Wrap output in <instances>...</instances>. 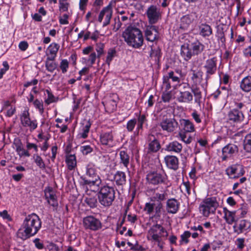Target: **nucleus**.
I'll return each instance as SVG.
<instances>
[{
	"label": "nucleus",
	"instance_id": "obj_46",
	"mask_svg": "<svg viewBox=\"0 0 251 251\" xmlns=\"http://www.w3.org/2000/svg\"><path fill=\"white\" fill-rule=\"evenodd\" d=\"M48 97L45 100V102L47 105H49L51 103L55 102L58 100V98H56L53 94L48 89L46 90Z\"/></svg>",
	"mask_w": 251,
	"mask_h": 251
},
{
	"label": "nucleus",
	"instance_id": "obj_17",
	"mask_svg": "<svg viewBox=\"0 0 251 251\" xmlns=\"http://www.w3.org/2000/svg\"><path fill=\"white\" fill-rule=\"evenodd\" d=\"M83 181L84 184L88 185L92 191L98 192V193L100 192L101 187L100 186L101 180L99 176H97L95 179H87L84 178Z\"/></svg>",
	"mask_w": 251,
	"mask_h": 251
},
{
	"label": "nucleus",
	"instance_id": "obj_52",
	"mask_svg": "<svg viewBox=\"0 0 251 251\" xmlns=\"http://www.w3.org/2000/svg\"><path fill=\"white\" fill-rule=\"evenodd\" d=\"M60 68L61 70L62 73L65 74L67 72L69 68V62L67 59H63L60 63Z\"/></svg>",
	"mask_w": 251,
	"mask_h": 251
},
{
	"label": "nucleus",
	"instance_id": "obj_43",
	"mask_svg": "<svg viewBox=\"0 0 251 251\" xmlns=\"http://www.w3.org/2000/svg\"><path fill=\"white\" fill-rule=\"evenodd\" d=\"M33 158L36 165L41 169H46L45 163L42 157L38 154H34L33 155Z\"/></svg>",
	"mask_w": 251,
	"mask_h": 251
},
{
	"label": "nucleus",
	"instance_id": "obj_48",
	"mask_svg": "<svg viewBox=\"0 0 251 251\" xmlns=\"http://www.w3.org/2000/svg\"><path fill=\"white\" fill-rule=\"evenodd\" d=\"M33 104L34 107L38 110L39 113L41 114H43L44 112V107L43 101L42 100H40L38 99H36L33 101Z\"/></svg>",
	"mask_w": 251,
	"mask_h": 251
},
{
	"label": "nucleus",
	"instance_id": "obj_57",
	"mask_svg": "<svg viewBox=\"0 0 251 251\" xmlns=\"http://www.w3.org/2000/svg\"><path fill=\"white\" fill-rule=\"evenodd\" d=\"M223 244V241L219 240H214L212 243H211V246L213 250L217 251L220 249Z\"/></svg>",
	"mask_w": 251,
	"mask_h": 251
},
{
	"label": "nucleus",
	"instance_id": "obj_15",
	"mask_svg": "<svg viewBox=\"0 0 251 251\" xmlns=\"http://www.w3.org/2000/svg\"><path fill=\"white\" fill-rule=\"evenodd\" d=\"M45 197L48 203L53 207V210L58 207V201L55 192L50 187H46L44 190Z\"/></svg>",
	"mask_w": 251,
	"mask_h": 251
},
{
	"label": "nucleus",
	"instance_id": "obj_44",
	"mask_svg": "<svg viewBox=\"0 0 251 251\" xmlns=\"http://www.w3.org/2000/svg\"><path fill=\"white\" fill-rule=\"evenodd\" d=\"M137 120L136 131L138 134L139 131L143 129V124L147 121L146 116L144 114L139 115Z\"/></svg>",
	"mask_w": 251,
	"mask_h": 251
},
{
	"label": "nucleus",
	"instance_id": "obj_63",
	"mask_svg": "<svg viewBox=\"0 0 251 251\" xmlns=\"http://www.w3.org/2000/svg\"><path fill=\"white\" fill-rule=\"evenodd\" d=\"M245 239L243 238H237L235 241L236 245L238 249L242 250L245 247Z\"/></svg>",
	"mask_w": 251,
	"mask_h": 251
},
{
	"label": "nucleus",
	"instance_id": "obj_8",
	"mask_svg": "<svg viewBox=\"0 0 251 251\" xmlns=\"http://www.w3.org/2000/svg\"><path fill=\"white\" fill-rule=\"evenodd\" d=\"M226 174L230 179H237L245 174V170L242 165L236 163L228 166L226 169Z\"/></svg>",
	"mask_w": 251,
	"mask_h": 251
},
{
	"label": "nucleus",
	"instance_id": "obj_62",
	"mask_svg": "<svg viewBox=\"0 0 251 251\" xmlns=\"http://www.w3.org/2000/svg\"><path fill=\"white\" fill-rule=\"evenodd\" d=\"M191 233L189 231H185L181 235V242L188 243L189 242L188 238L191 236Z\"/></svg>",
	"mask_w": 251,
	"mask_h": 251
},
{
	"label": "nucleus",
	"instance_id": "obj_36",
	"mask_svg": "<svg viewBox=\"0 0 251 251\" xmlns=\"http://www.w3.org/2000/svg\"><path fill=\"white\" fill-rule=\"evenodd\" d=\"M180 54L185 61H188L191 59L193 54L191 49L189 48L188 46L184 45L181 46Z\"/></svg>",
	"mask_w": 251,
	"mask_h": 251
},
{
	"label": "nucleus",
	"instance_id": "obj_27",
	"mask_svg": "<svg viewBox=\"0 0 251 251\" xmlns=\"http://www.w3.org/2000/svg\"><path fill=\"white\" fill-rule=\"evenodd\" d=\"M114 180L117 185L123 186L126 182V174L122 171H117L114 175Z\"/></svg>",
	"mask_w": 251,
	"mask_h": 251
},
{
	"label": "nucleus",
	"instance_id": "obj_56",
	"mask_svg": "<svg viewBox=\"0 0 251 251\" xmlns=\"http://www.w3.org/2000/svg\"><path fill=\"white\" fill-rule=\"evenodd\" d=\"M167 194L165 193H156L154 194L153 197L151 198V201H152L153 199L156 200L157 202H161L166 199V196Z\"/></svg>",
	"mask_w": 251,
	"mask_h": 251
},
{
	"label": "nucleus",
	"instance_id": "obj_13",
	"mask_svg": "<svg viewBox=\"0 0 251 251\" xmlns=\"http://www.w3.org/2000/svg\"><path fill=\"white\" fill-rule=\"evenodd\" d=\"M217 58L213 57L207 59L203 67L205 70V80L207 81L211 76L215 74L217 71Z\"/></svg>",
	"mask_w": 251,
	"mask_h": 251
},
{
	"label": "nucleus",
	"instance_id": "obj_9",
	"mask_svg": "<svg viewBox=\"0 0 251 251\" xmlns=\"http://www.w3.org/2000/svg\"><path fill=\"white\" fill-rule=\"evenodd\" d=\"M146 179L149 184L155 185L166 183L167 176L164 174H161L157 172H151L147 174Z\"/></svg>",
	"mask_w": 251,
	"mask_h": 251
},
{
	"label": "nucleus",
	"instance_id": "obj_64",
	"mask_svg": "<svg viewBox=\"0 0 251 251\" xmlns=\"http://www.w3.org/2000/svg\"><path fill=\"white\" fill-rule=\"evenodd\" d=\"M172 98L171 92L166 91L163 93L162 100L165 102H169Z\"/></svg>",
	"mask_w": 251,
	"mask_h": 251
},
{
	"label": "nucleus",
	"instance_id": "obj_21",
	"mask_svg": "<svg viewBox=\"0 0 251 251\" xmlns=\"http://www.w3.org/2000/svg\"><path fill=\"white\" fill-rule=\"evenodd\" d=\"M59 48V45L56 43H52L50 44L46 51L47 58H49L51 59H55Z\"/></svg>",
	"mask_w": 251,
	"mask_h": 251
},
{
	"label": "nucleus",
	"instance_id": "obj_28",
	"mask_svg": "<svg viewBox=\"0 0 251 251\" xmlns=\"http://www.w3.org/2000/svg\"><path fill=\"white\" fill-rule=\"evenodd\" d=\"M120 164H123L124 166L128 169V166L130 162V156L126 151H120L119 152Z\"/></svg>",
	"mask_w": 251,
	"mask_h": 251
},
{
	"label": "nucleus",
	"instance_id": "obj_10",
	"mask_svg": "<svg viewBox=\"0 0 251 251\" xmlns=\"http://www.w3.org/2000/svg\"><path fill=\"white\" fill-rule=\"evenodd\" d=\"M159 125L163 131L171 133L177 128L178 123L174 118L163 117Z\"/></svg>",
	"mask_w": 251,
	"mask_h": 251
},
{
	"label": "nucleus",
	"instance_id": "obj_7",
	"mask_svg": "<svg viewBox=\"0 0 251 251\" xmlns=\"http://www.w3.org/2000/svg\"><path fill=\"white\" fill-rule=\"evenodd\" d=\"M21 124L24 127L27 128L30 132H32L37 127L36 120H31L28 109H25L20 116Z\"/></svg>",
	"mask_w": 251,
	"mask_h": 251
},
{
	"label": "nucleus",
	"instance_id": "obj_53",
	"mask_svg": "<svg viewBox=\"0 0 251 251\" xmlns=\"http://www.w3.org/2000/svg\"><path fill=\"white\" fill-rule=\"evenodd\" d=\"M104 44L101 43H98L96 44V50L98 53L97 57L100 58L104 53Z\"/></svg>",
	"mask_w": 251,
	"mask_h": 251
},
{
	"label": "nucleus",
	"instance_id": "obj_50",
	"mask_svg": "<svg viewBox=\"0 0 251 251\" xmlns=\"http://www.w3.org/2000/svg\"><path fill=\"white\" fill-rule=\"evenodd\" d=\"M137 123V120L136 119H131L127 122L126 128L128 131L132 132Z\"/></svg>",
	"mask_w": 251,
	"mask_h": 251
},
{
	"label": "nucleus",
	"instance_id": "obj_2",
	"mask_svg": "<svg viewBox=\"0 0 251 251\" xmlns=\"http://www.w3.org/2000/svg\"><path fill=\"white\" fill-rule=\"evenodd\" d=\"M41 221L37 214L32 213L27 215L22 225L25 238L35 235L41 228Z\"/></svg>",
	"mask_w": 251,
	"mask_h": 251
},
{
	"label": "nucleus",
	"instance_id": "obj_49",
	"mask_svg": "<svg viewBox=\"0 0 251 251\" xmlns=\"http://www.w3.org/2000/svg\"><path fill=\"white\" fill-rule=\"evenodd\" d=\"M116 53V51L115 50L113 49H110L108 50L107 52V55L106 56L105 62L109 65L111 61L115 56Z\"/></svg>",
	"mask_w": 251,
	"mask_h": 251
},
{
	"label": "nucleus",
	"instance_id": "obj_14",
	"mask_svg": "<svg viewBox=\"0 0 251 251\" xmlns=\"http://www.w3.org/2000/svg\"><path fill=\"white\" fill-rule=\"evenodd\" d=\"M158 28L157 26L153 25L146 26L145 29L146 39L151 42L157 40L159 37Z\"/></svg>",
	"mask_w": 251,
	"mask_h": 251
},
{
	"label": "nucleus",
	"instance_id": "obj_59",
	"mask_svg": "<svg viewBox=\"0 0 251 251\" xmlns=\"http://www.w3.org/2000/svg\"><path fill=\"white\" fill-rule=\"evenodd\" d=\"M168 79H171L173 82H179L180 77L178 75H175V72L171 71L168 73V75L166 76Z\"/></svg>",
	"mask_w": 251,
	"mask_h": 251
},
{
	"label": "nucleus",
	"instance_id": "obj_42",
	"mask_svg": "<svg viewBox=\"0 0 251 251\" xmlns=\"http://www.w3.org/2000/svg\"><path fill=\"white\" fill-rule=\"evenodd\" d=\"M103 104L106 110L109 112H113L117 107L116 101L113 99L107 100L105 104L103 103Z\"/></svg>",
	"mask_w": 251,
	"mask_h": 251
},
{
	"label": "nucleus",
	"instance_id": "obj_5",
	"mask_svg": "<svg viewBox=\"0 0 251 251\" xmlns=\"http://www.w3.org/2000/svg\"><path fill=\"white\" fill-rule=\"evenodd\" d=\"M219 206V202L216 197L205 199L200 205V210L204 217H208L211 213H214Z\"/></svg>",
	"mask_w": 251,
	"mask_h": 251
},
{
	"label": "nucleus",
	"instance_id": "obj_45",
	"mask_svg": "<svg viewBox=\"0 0 251 251\" xmlns=\"http://www.w3.org/2000/svg\"><path fill=\"white\" fill-rule=\"evenodd\" d=\"M85 203L91 208H94L97 206V199L95 196L86 197L84 200Z\"/></svg>",
	"mask_w": 251,
	"mask_h": 251
},
{
	"label": "nucleus",
	"instance_id": "obj_4",
	"mask_svg": "<svg viewBox=\"0 0 251 251\" xmlns=\"http://www.w3.org/2000/svg\"><path fill=\"white\" fill-rule=\"evenodd\" d=\"M168 233L166 229L161 225L155 224L152 226L148 231L147 238L152 242H156L161 248V242L163 239L166 238Z\"/></svg>",
	"mask_w": 251,
	"mask_h": 251
},
{
	"label": "nucleus",
	"instance_id": "obj_22",
	"mask_svg": "<svg viewBox=\"0 0 251 251\" xmlns=\"http://www.w3.org/2000/svg\"><path fill=\"white\" fill-rule=\"evenodd\" d=\"M251 223L246 220H242L239 221L237 226H234V232L237 234L243 233L244 231L247 230L251 227Z\"/></svg>",
	"mask_w": 251,
	"mask_h": 251
},
{
	"label": "nucleus",
	"instance_id": "obj_47",
	"mask_svg": "<svg viewBox=\"0 0 251 251\" xmlns=\"http://www.w3.org/2000/svg\"><path fill=\"white\" fill-rule=\"evenodd\" d=\"M244 149L248 152H251V133L245 136L244 141Z\"/></svg>",
	"mask_w": 251,
	"mask_h": 251
},
{
	"label": "nucleus",
	"instance_id": "obj_23",
	"mask_svg": "<svg viewBox=\"0 0 251 251\" xmlns=\"http://www.w3.org/2000/svg\"><path fill=\"white\" fill-rule=\"evenodd\" d=\"M182 150V146L176 141L169 143L165 146V150L169 152H173L176 153H179Z\"/></svg>",
	"mask_w": 251,
	"mask_h": 251
},
{
	"label": "nucleus",
	"instance_id": "obj_26",
	"mask_svg": "<svg viewBox=\"0 0 251 251\" xmlns=\"http://www.w3.org/2000/svg\"><path fill=\"white\" fill-rule=\"evenodd\" d=\"M192 15H186L180 19V28L183 30L187 29L193 21Z\"/></svg>",
	"mask_w": 251,
	"mask_h": 251
},
{
	"label": "nucleus",
	"instance_id": "obj_1",
	"mask_svg": "<svg viewBox=\"0 0 251 251\" xmlns=\"http://www.w3.org/2000/svg\"><path fill=\"white\" fill-rule=\"evenodd\" d=\"M122 36L129 46L138 49L143 45L144 39L142 32L137 27L128 26L123 32Z\"/></svg>",
	"mask_w": 251,
	"mask_h": 251
},
{
	"label": "nucleus",
	"instance_id": "obj_40",
	"mask_svg": "<svg viewBox=\"0 0 251 251\" xmlns=\"http://www.w3.org/2000/svg\"><path fill=\"white\" fill-rule=\"evenodd\" d=\"M161 148L159 142L156 139H154L152 141L149 143L148 145V152H156Z\"/></svg>",
	"mask_w": 251,
	"mask_h": 251
},
{
	"label": "nucleus",
	"instance_id": "obj_54",
	"mask_svg": "<svg viewBox=\"0 0 251 251\" xmlns=\"http://www.w3.org/2000/svg\"><path fill=\"white\" fill-rule=\"evenodd\" d=\"M154 203L147 202L145 204L144 210L147 214H151L154 212Z\"/></svg>",
	"mask_w": 251,
	"mask_h": 251
},
{
	"label": "nucleus",
	"instance_id": "obj_31",
	"mask_svg": "<svg viewBox=\"0 0 251 251\" xmlns=\"http://www.w3.org/2000/svg\"><path fill=\"white\" fill-rule=\"evenodd\" d=\"M113 140V135L112 132H104L100 135V141L103 145H110Z\"/></svg>",
	"mask_w": 251,
	"mask_h": 251
},
{
	"label": "nucleus",
	"instance_id": "obj_51",
	"mask_svg": "<svg viewBox=\"0 0 251 251\" xmlns=\"http://www.w3.org/2000/svg\"><path fill=\"white\" fill-rule=\"evenodd\" d=\"M178 135L181 140L185 143L189 144L192 142V137L190 136H189L188 137H187L185 132L181 131L179 133Z\"/></svg>",
	"mask_w": 251,
	"mask_h": 251
},
{
	"label": "nucleus",
	"instance_id": "obj_58",
	"mask_svg": "<svg viewBox=\"0 0 251 251\" xmlns=\"http://www.w3.org/2000/svg\"><path fill=\"white\" fill-rule=\"evenodd\" d=\"M14 144L16 147V151L18 154L19 155V156H22V153L24 152L25 149L22 147V143L20 140H18V142H15Z\"/></svg>",
	"mask_w": 251,
	"mask_h": 251
},
{
	"label": "nucleus",
	"instance_id": "obj_61",
	"mask_svg": "<svg viewBox=\"0 0 251 251\" xmlns=\"http://www.w3.org/2000/svg\"><path fill=\"white\" fill-rule=\"evenodd\" d=\"M163 88L165 89L166 91H168L171 88L169 79L166 76H164L163 78Z\"/></svg>",
	"mask_w": 251,
	"mask_h": 251
},
{
	"label": "nucleus",
	"instance_id": "obj_6",
	"mask_svg": "<svg viewBox=\"0 0 251 251\" xmlns=\"http://www.w3.org/2000/svg\"><path fill=\"white\" fill-rule=\"evenodd\" d=\"M82 226L86 230L97 231L102 227L101 221L93 215H88L82 219Z\"/></svg>",
	"mask_w": 251,
	"mask_h": 251
},
{
	"label": "nucleus",
	"instance_id": "obj_24",
	"mask_svg": "<svg viewBox=\"0 0 251 251\" xmlns=\"http://www.w3.org/2000/svg\"><path fill=\"white\" fill-rule=\"evenodd\" d=\"M193 99L192 93L187 91H180L179 95L177 97V100L179 102L190 103Z\"/></svg>",
	"mask_w": 251,
	"mask_h": 251
},
{
	"label": "nucleus",
	"instance_id": "obj_38",
	"mask_svg": "<svg viewBox=\"0 0 251 251\" xmlns=\"http://www.w3.org/2000/svg\"><path fill=\"white\" fill-rule=\"evenodd\" d=\"M86 176L89 179H95L97 176H99L96 172V168L92 164H89L86 167Z\"/></svg>",
	"mask_w": 251,
	"mask_h": 251
},
{
	"label": "nucleus",
	"instance_id": "obj_29",
	"mask_svg": "<svg viewBox=\"0 0 251 251\" xmlns=\"http://www.w3.org/2000/svg\"><path fill=\"white\" fill-rule=\"evenodd\" d=\"M91 124L89 121H85L82 123L80 131L78 134L80 138H86L88 137V134L90 130Z\"/></svg>",
	"mask_w": 251,
	"mask_h": 251
},
{
	"label": "nucleus",
	"instance_id": "obj_30",
	"mask_svg": "<svg viewBox=\"0 0 251 251\" xmlns=\"http://www.w3.org/2000/svg\"><path fill=\"white\" fill-rule=\"evenodd\" d=\"M191 79L194 84L201 83L202 80L203 72L201 70H192Z\"/></svg>",
	"mask_w": 251,
	"mask_h": 251
},
{
	"label": "nucleus",
	"instance_id": "obj_35",
	"mask_svg": "<svg viewBox=\"0 0 251 251\" xmlns=\"http://www.w3.org/2000/svg\"><path fill=\"white\" fill-rule=\"evenodd\" d=\"M191 90L195 97V102L200 106L202 98L201 92L200 88L197 86V84H193L192 85Z\"/></svg>",
	"mask_w": 251,
	"mask_h": 251
},
{
	"label": "nucleus",
	"instance_id": "obj_37",
	"mask_svg": "<svg viewBox=\"0 0 251 251\" xmlns=\"http://www.w3.org/2000/svg\"><path fill=\"white\" fill-rule=\"evenodd\" d=\"M191 50L194 54L198 55L201 53L204 50V46L199 41L191 43Z\"/></svg>",
	"mask_w": 251,
	"mask_h": 251
},
{
	"label": "nucleus",
	"instance_id": "obj_34",
	"mask_svg": "<svg viewBox=\"0 0 251 251\" xmlns=\"http://www.w3.org/2000/svg\"><path fill=\"white\" fill-rule=\"evenodd\" d=\"M181 125L183 126L185 132H193L195 131V127L193 123L189 120L182 119L180 120Z\"/></svg>",
	"mask_w": 251,
	"mask_h": 251
},
{
	"label": "nucleus",
	"instance_id": "obj_11",
	"mask_svg": "<svg viewBox=\"0 0 251 251\" xmlns=\"http://www.w3.org/2000/svg\"><path fill=\"white\" fill-rule=\"evenodd\" d=\"M146 15L150 25L156 24L161 18L160 8L154 5H151L148 8Z\"/></svg>",
	"mask_w": 251,
	"mask_h": 251
},
{
	"label": "nucleus",
	"instance_id": "obj_18",
	"mask_svg": "<svg viewBox=\"0 0 251 251\" xmlns=\"http://www.w3.org/2000/svg\"><path fill=\"white\" fill-rule=\"evenodd\" d=\"M244 118L243 112L237 109H233L228 113V120L233 123H241L244 120Z\"/></svg>",
	"mask_w": 251,
	"mask_h": 251
},
{
	"label": "nucleus",
	"instance_id": "obj_12",
	"mask_svg": "<svg viewBox=\"0 0 251 251\" xmlns=\"http://www.w3.org/2000/svg\"><path fill=\"white\" fill-rule=\"evenodd\" d=\"M113 9L111 3L104 7L100 12L98 20L100 23H101L104 19L103 22V26H106L110 24L111 19L112 16Z\"/></svg>",
	"mask_w": 251,
	"mask_h": 251
},
{
	"label": "nucleus",
	"instance_id": "obj_33",
	"mask_svg": "<svg viewBox=\"0 0 251 251\" xmlns=\"http://www.w3.org/2000/svg\"><path fill=\"white\" fill-rule=\"evenodd\" d=\"M200 34L203 37H208L212 34V29L210 25L202 24L199 26Z\"/></svg>",
	"mask_w": 251,
	"mask_h": 251
},
{
	"label": "nucleus",
	"instance_id": "obj_20",
	"mask_svg": "<svg viewBox=\"0 0 251 251\" xmlns=\"http://www.w3.org/2000/svg\"><path fill=\"white\" fill-rule=\"evenodd\" d=\"M164 160L167 167L170 169L176 171L178 168V159L174 155H167Z\"/></svg>",
	"mask_w": 251,
	"mask_h": 251
},
{
	"label": "nucleus",
	"instance_id": "obj_19",
	"mask_svg": "<svg viewBox=\"0 0 251 251\" xmlns=\"http://www.w3.org/2000/svg\"><path fill=\"white\" fill-rule=\"evenodd\" d=\"M180 203L174 198L169 199L166 203V210L169 213L175 214L179 209Z\"/></svg>",
	"mask_w": 251,
	"mask_h": 251
},
{
	"label": "nucleus",
	"instance_id": "obj_32",
	"mask_svg": "<svg viewBox=\"0 0 251 251\" xmlns=\"http://www.w3.org/2000/svg\"><path fill=\"white\" fill-rule=\"evenodd\" d=\"M224 218L226 223L229 225L232 224L235 221V211H229L226 208L224 209Z\"/></svg>",
	"mask_w": 251,
	"mask_h": 251
},
{
	"label": "nucleus",
	"instance_id": "obj_41",
	"mask_svg": "<svg viewBox=\"0 0 251 251\" xmlns=\"http://www.w3.org/2000/svg\"><path fill=\"white\" fill-rule=\"evenodd\" d=\"M55 59L47 58L45 61L46 69L50 72L52 73L57 68V64L54 62Z\"/></svg>",
	"mask_w": 251,
	"mask_h": 251
},
{
	"label": "nucleus",
	"instance_id": "obj_25",
	"mask_svg": "<svg viewBox=\"0 0 251 251\" xmlns=\"http://www.w3.org/2000/svg\"><path fill=\"white\" fill-rule=\"evenodd\" d=\"M240 89L246 93L251 92V76L244 77L240 83Z\"/></svg>",
	"mask_w": 251,
	"mask_h": 251
},
{
	"label": "nucleus",
	"instance_id": "obj_39",
	"mask_svg": "<svg viewBox=\"0 0 251 251\" xmlns=\"http://www.w3.org/2000/svg\"><path fill=\"white\" fill-rule=\"evenodd\" d=\"M66 163L69 170L75 169L76 166V157L75 155L70 154L66 156Z\"/></svg>",
	"mask_w": 251,
	"mask_h": 251
},
{
	"label": "nucleus",
	"instance_id": "obj_3",
	"mask_svg": "<svg viewBox=\"0 0 251 251\" xmlns=\"http://www.w3.org/2000/svg\"><path fill=\"white\" fill-rule=\"evenodd\" d=\"M115 198L114 188L108 186L107 184L102 186L98 194L99 202L104 207H109L112 205Z\"/></svg>",
	"mask_w": 251,
	"mask_h": 251
},
{
	"label": "nucleus",
	"instance_id": "obj_55",
	"mask_svg": "<svg viewBox=\"0 0 251 251\" xmlns=\"http://www.w3.org/2000/svg\"><path fill=\"white\" fill-rule=\"evenodd\" d=\"M150 56L151 57H155V59H159L161 56V50L159 48L152 49L151 48Z\"/></svg>",
	"mask_w": 251,
	"mask_h": 251
},
{
	"label": "nucleus",
	"instance_id": "obj_60",
	"mask_svg": "<svg viewBox=\"0 0 251 251\" xmlns=\"http://www.w3.org/2000/svg\"><path fill=\"white\" fill-rule=\"evenodd\" d=\"M163 207L162 204L161 202H157L154 203V209L155 215L159 216L161 213V210Z\"/></svg>",
	"mask_w": 251,
	"mask_h": 251
},
{
	"label": "nucleus",
	"instance_id": "obj_16",
	"mask_svg": "<svg viewBox=\"0 0 251 251\" xmlns=\"http://www.w3.org/2000/svg\"><path fill=\"white\" fill-rule=\"evenodd\" d=\"M238 146L235 144L229 143L225 146L222 149L223 160H226L228 157L238 153Z\"/></svg>",
	"mask_w": 251,
	"mask_h": 251
}]
</instances>
